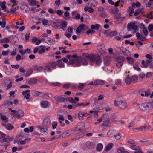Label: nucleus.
<instances>
[{"label":"nucleus","instance_id":"nucleus-38","mask_svg":"<svg viewBox=\"0 0 153 153\" xmlns=\"http://www.w3.org/2000/svg\"><path fill=\"white\" fill-rule=\"evenodd\" d=\"M30 140V139H26L24 140H20L17 142V144L19 145H24Z\"/></svg>","mask_w":153,"mask_h":153},{"label":"nucleus","instance_id":"nucleus-13","mask_svg":"<svg viewBox=\"0 0 153 153\" xmlns=\"http://www.w3.org/2000/svg\"><path fill=\"white\" fill-rule=\"evenodd\" d=\"M38 128L39 129L42 135L43 136L46 135L48 133V130L46 128H42L40 126H38Z\"/></svg>","mask_w":153,"mask_h":153},{"label":"nucleus","instance_id":"nucleus-8","mask_svg":"<svg viewBox=\"0 0 153 153\" xmlns=\"http://www.w3.org/2000/svg\"><path fill=\"white\" fill-rule=\"evenodd\" d=\"M131 29H132L135 32L138 31V27L135 25V23L133 22H131L128 26L127 29L128 31H131Z\"/></svg>","mask_w":153,"mask_h":153},{"label":"nucleus","instance_id":"nucleus-35","mask_svg":"<svg viewBox=\"0 0 153 153\" xmlns=\"http://www.w3.org/2000/svg\"><path fill=\"white\" fill-rule=\"evenodd\" d=\"M130 148L135 151L138 149H140V146L135 145H132L130 146Z\"/></svg>","mask_w":153,"mask_h":153},{"label":"nucleus","instance_id":"nucleus-60","mask_svg":"<svg viewBox=\"0 0 153 153\" xmlns=\"http://www.w3.org/2000/svg\"><path fill=\"white\" fill-rule=\"evenodd\" d=\"M12 7L11 8V10L12 13H14L16 11V10L18 8V7L16 6L15 7H14L13 5H12Z\"/></svg>","mask_w":153,"mask_h":153},{"label":"nucleus","instance_id":"nucleus-33","mask_svg":"<svg viewBox=\"0 0 153 153\" xmlns=\"http://www.w3.org/2000/svg\"><path fill=\"white\" fill-rule=\"evenodd\" d=\"M104 82L102 80H97L94 81V84L96 85H101L104 84Z\"/></svg>","mask_w":153,"mask_h":153},{"label":"nucleus","instance_id":"nucleus-32","mask_svg":"<svg viewBox=\"0 0 153 153\" xmlns=\"http://www.w3.org/2000/svg\"><path fill=\"white\" fill-rule=\"evenodd\" d=\"M0 142L3 143V145L6 147L7 146L10 144L9 142L6 141L5 139L0 140Z\"/></svg>","mask_w":153,"mask_h":153},{"label":"nucleus","instance_id":"nucleus-15","mask_svg":"<svg viewBox=\"0 0 153 153\" xmlns=\"http://www.w3.org/2000/svg\"><path fill=\"white\" fill-rule=\"evenodd\" d=\"M107 103H99L98 102V107H97L96 108L100 110L105 109V107L107 106Z\"/></svg>","mask_w":153,"mask_h":153},{"label":"nucleus","instance_id":"nucleus-22","mask_svg":"<svg viewBox=\"0 0 153 153\" xmlns=\"http://www.w3.org/2000/svg\"><path fill=\"white\" fill-rule=\"evenodd\" d=\"M85 27V25L84 24H82L79 25L77 28L76 33L77 34L78 33H80L82 30Z\"/></svg>","mask_w":153,"mask_h":153},{"label":"nucleus","instance_id":"nucleus-18","mask_svg":"<svg viewBox=\"0 0 153 153\" xmlns=\"http://www.w3.org/2000/svg\"><path fill=\"white\" fill-rule=\"evenodd\" d=\"M89 5V4H87V5L85 6L84 10L85 12L88 11L90 13H92L94 12V9L92 8V6H90L88 7Z\"/></svg>","mask_w":153,"mask_h":153},{"label":"nucleus","instance_id":"nucleus-9","mask_svg":"<svg viewBox=\"0 0 153 153\" xmlns=\"http://www.w3.org/2000/svg\"><path fill=\"white\" fill-rule=\"evenodd\" d=\"M42 40H44L46 43L49 45H53L55 44V41L53 39L49 37L46 38H42Z\"/></svg>","mask_w":153,"mask_h":153},{"label":"nucleus","instance_id":"nucleus-12","mask_svg":"<svg viewBox=\"0 0 153 153\" xmlns=\"http://www.w3.org/2000/svg\"><path fill=\"white\" fill-rule=\"evenodd\" d=\"M63 95L60 96H55L54 97V99L57 102H64L66 101V99L64 98Z\"/></svg>","mask_w":153,"mask_h":153},{"label":"nucleus","instance_id":"nucleus-26","mask_svg":"<svg viewBox=\"0 0 153 153\" xmlns=\"http://www.w3.org/2000/svg\"><path fill=\"white\" fill-rule=\"evenodd\" d=\"M33 69L30 68L27 70L25 74V76L26 77H28L31 75L33 71Z\"/></svg>","mask_w":153,"mask_h":153},{"label":"nucleus","instance_id":"nucleus-31","mask_svg":"<svg viewBox=\"0 0 153 153\" xmlns=\"http://www.w3.org/2000/svg\"><path fill=\"white\" fill-rule=\"evenodd\" d=\"M57 65L61 68H64L65 67L64 64L61 60H58L57 62Z\"/></svg>","mask_w":153,"mask_h":153},{"label":"nucleus","instance_id":"nucleus-54","mask_svg":"<svg viewBox=\"0 0 153 153\" xmlns=\"http://www.w3.org/2000/svg\"><path fill=\"white\" fill-rule=\"evenodd\" d=\"M51 65L53 69H55L57 66V62H53L51 63Z\"/></svg>","mask_w":153,"mask_h":153},{"label":"nucleus","instance_id":"nucleus-30","mask_svg":"<svg viewBox=\"0 0 153 153\" xmlns=\"http://www.w3.org/2000/svg\"><path fill=\"white\" fill-rule=\"evenodd\" d=\"M126 59L128 63L130 64H133L134 62V59L131 57H127L126 58Z\"/></svg>","mask_w":153,"mask_h":153},{"label":"nucleus","instance_id":"nucleus-24","mask_svg":"<svg viewBox=\"0 0 153 153\" xmlns=\"http://www.w3.org/2000/svg\"><path fill=\"white\" fill-rule=\"evenodd\" d=\"M41 105L42 107L43 108H46L49 105V102L46 101H43L41 102Z\"/></svg>","mask_w":153,"mask_h":153},{"label":"nucleus","instance_id":"nucleus-23","mask_svg":"<svg viewBox=\"0 0 153 153\" xmlns=\"http://www.w3.org/2000/svg\"><path fill=\"white\" fill-rule=\"evenodd\" d=\"M87 147L89 149H91L93 148L95 144L93 142H91L89 141H87L86 144Z\"/></svg>","mask_w":153,"mask_h":153},{"label":"nucleus","instance_id":"nucleus-19","mask_svg":"<svg viewBox=\"0 0 153 153\" xmlns=\"http://www.w3.org/2000/svg\"><path fill=\"white\" fill-rule=\"evenodd\" d=\"M121 51L123 53L124 55L126 56H129L130 53L129 51L124 48H120Z\"/></svg>","mask_w":153,"mask_h":153},{"label":"nucleus","instance_id":"nucleus-17","mask_svg":"<svg viewBox=\"0 0 153 153\" xmlns=\"http://www.w3.org/2000/svg\"><path fill=\"white\" fill-rule=\"evenodd\" d=\"M30 90L28 89H27L23 91L22 92V94L23 95H25V99L27 100H28L29 98L30 94Z\"/></svg>","mask_w":153,"mask_h":153},{"label":"nucleus","instance_id":"nucleus-4","mask_svg":"<svg viewBox=\"0 0 153 153\" xmlns=\"http://www.w3.org/2000/svg\"><path fill=\"white\" fill-rule=\"evenodd\" d=\"M9 109L12 112V115L13 116L19 119L23 117L24 115V111L21 109L12 110L11 108H9Z\"/></svg>","mask_w":153,"mask_h":153},{"label":"nucleus","instance_id":"nucleus-49","mask_svg":"<svg viewBox=\"0 0 153 153\" xmlns=\"http://www.w3.org/2000/svg\"><path fill=\"white\" fill-rule=\"evenodd\" d=\"M108 116L107 115H104L102 116L101 117L100 119H98L97 120L99 123H101L102 122V120H105V118H107Z\"/></svg>","mask_w":153,"mask_h":153},{"label":"nucleus","instance_id":"nucleus-63","mask_svg":"<svg viewBox=\"0 0 153 153\" xmlns=\"http://www.w3.org/2000/svg\"><path fill=\"white\" fill-rule=\"evenodd\" d=\"M66 101L67 100H68L71 103H74L75 102L74 100L71 97H69L67 99H66Z\"/></svg>","mask_w":153,"mask_h":153},{"label":"nucleus","instance_id":"nucleus-20","mask_svg":"<svg viewBox=\"0 0 153 153\" xmlns=\"http://www.w3.org/2000/svg\"><path fill=\"white\" fill-rule=\"evenodd\" d=\"M87 113V112L86 111H79L78 114L79 119L82 120L83 119V116Z\"/></svg>","mask_w":153,"mask_h":153},{"label":"nucleus","instance_id":"nucleus-59","mask_svg":"<svg viewBox=\"0 0 153 153\" xmlns=\"http://www.w3.org/2000/svg\"><path fill=\"white\" fill-rule=\"evenodd\" d=\"M41 94V93L40 92L35 91L33 92V94L34 96L35 97H37L40 95Z\"/></svg>","mask_w":153,"mask_h":153},{"label":"nucleus","instance_id":"nucleus-16","mask_svg":"<svg viewBox=\"0 0 153 153\" xmlns=\"http://www.w3.org/2000/svg\"><path fill=\"white\" fill-rule=\"evenodd\" d=\"M150 63V61L149 60H142L141 62V64L142 65V67L143 68H147L149 66Z\"/></svg>","mask_w":153,"mask_h":153},{"label":"nucleus","instance_id":"nucleus-2","mask_svg":"<svg viewBox=\"0 0 153 153\" xmlns=\"http://www.w3.org/2000/svg\"><path fill=\"white\" fill-rule=\"evenodd\" d=\"M136 105L138 108L143 111H149L153 108V103L151 102H145L140 105L137 104Z\"/></svg>","mask_w":153,"mask_h":153},{"label":"nucleus","instance_id":"nucleus-64","mask_svg":"<svg viewBox=\"0 0 153 153\" xmlns=\"http://www.w3.org/2000/svg\"><path fill=\"white\" fill-rule=\"evenodd\" d=\"M115 39L116 40L119 41H121L123 39V38L122 37L121 35L118 36H116L115 37Z\"/></svg>","mask_w":153,"mask_h":153},{"label":"nucleus","instance_id":"nucleus-43","mask_svg":"<svg viewBox=\"0 0 153 153\" xmlns=\"http://www.w3.org/2000/svg\"><path fill=\"white\" fill-rule=\"evenodd\" d=\"M103 148V145L101 143H99L97 146V150L98 151H100L102 150Z\"/></svg>","mask_w":153,"mask_h":153},{"label":"nucleus","instance_id":"nucleus-3","mask_svg":"<svg viewBox=\"0 0 153 153\" xmlns=\"http://www.w3.org/2000/svg\"><path fill=\"white\" fill-rule=\"evenodd\" d=\"M90 65L93 66L95 63L96 65L99 66L101 63L102 61L100 57L97 56H92L89 58Z\"/></svg>","mask_w":153,"mask_h":153},{"label":"nucleus","instance_id":"nucleus-51","mask_svg":"<svg viewBox=\"0 0 153 153\" xmlns=\"http://www.w3.org/2000/svg\"><path fill=\"white\" fill-rule=\"evenodd\" d=\"M99 27V25L97 24L95 25H91V28L92 29L97 30Z\"/></svg>","mask_w":153,"mask_h":153},{"label":"nucleus","instance_id":"nucleus-47","mask_svg":"<svg viewBox=\"0 0 153 153\" xmlns=\"http://www.w3.org/2000/svg\"><path fill=\"white\" fill-rule=\"evenodd\" d=\"M114 130H110L107 132V135L109 137H112L114 135Z\"/></svg>","mask_w":153,"mask_h":153},{"label":"nucleus","instance_id":"nucleus-14","mask_svg":"<svg viewBox=\"0 0 153 153\" xmlns=\"http://www.w3.org/2000/svg\"><path fill=\"white\" fill-rule=\"evenodd\" d=\"M73 56L72 55H68L67 56L66 58H62L61 59L62 61L64 62L65 63H67L68 61V59L69 60V61L68 62L69 64H72L73 65V66H74V63H72L70 62V59L71 57V56Z\"/></svg>","mask_w":153,"mask_h":153},{"label":"nucleus","instance_id":"nucleus-56","mask_svg":"<svg viewBox=\"0 0 153 153\" xmlns=\"http://www.w3.org/2000/svg\"><path fill=\"white\" fill-rule=\"evenodd\" d=\"M57 125V122L56 121H53L52 123V128L55 129Z\"/></svg>","mask_w":153,"mask_h":153},{"label":"nucleus","instance_id":"nucleus-45","mask_svg":"<svg viewBox=\"0 0 153 153\" xmlns=\"http://www.w3.org/2000/svg\"><path fill=\"white\" fill-rule=\"evenodd\" d=\"M4 126L6 128L9 130H11L14 128L13 126L10 124H8L7 125H5Z\"/></svg>","mask_w":153,"mask_h":153},{"label":"nucleus","instance_id":"nucleus-27","mask_svg":"<svg viewBox=\"0 0 153 153\" xmlns=\"http://www.w3.org/2000/svg\"><path fill=\"white\" fill-rule=\"evenodd\" d=\"M21 8L23 11H25L26 12L28 11L30 9L29 6L26 5H22Z\"/></svg>","mask_w":153,"mask_h":153},{"label":"nucleus","instance_id":"nucleus-58","mask_svg":"<svg viewBox=\"0 0 153 153\" xmlns=\"http://www.w3.org/2000/svg\"><path fill=\"white\" fill-rule=\"evenodd\" d=\"M115 139L117 140H119L121 137H122V135L120 133H118L115 136Z\"/></svg>","mask_w":153,"mask_h":153},{"label":"nucleus","instance_id":"nucleus-40","mask_svg":"<svg viewBox=\"0 0 153 153\" xmlns=\"http://www.w3.org/2000/svg\"><path fill=\"white\" fill-rule=\"evenodd\" d=\"M146 128H147V126L146 125H145L143 126L137 128L135 129L137 130H139L140 131H145Z\"/></svg>","mask_w":153,"mask_h":153},{"label":"nucleus","instance_id":"nucleus-25","mask_svg":"<svg viewBox=\"0 0 153 153\" xmlns=\"http://www.w3.org/2000/svg\"><path fill=\"white\" fill-rule=\"evenodd\" d=\"M108 116L107 118H105V120H105L103 123L102 125L103 126H105L106 127H110L111 126V123H110L109 120L108 119Z\"/></svg>","mask_w":153,"mask_h":153},{"label":"nucleus","instance_id":"nucleus-52","mask_svg":"<svg viewBox=\"0 0 153 153\" xmlns=\"http://www.w3.org/2000/svg\"><path fill=\"white\" fill-rule=\"evenodd\" d=\"M6 3L5 1L0 2V6L3 10H5L6 8Z\"/></svg>","mask_w":153,"mask_h":153},{"label":"nucleus","instance_id":"nucleus-10","mask_svg":"<svg viewBox=\"0 0 153 153\" xmlns=\"http://www.w3.org/2000/svg\"><path fill=\"white\" fill-rule=\"evenodd\" d=\"M73 130H68L61 134L59 137L61 138H65L71 135L72 132Z\"/></svg>","mask_w":153,"mask_h":153},{"label":"nucleus","instance_id":"nucleus-34","mask_svg":"<svg viewBox=\"0 0 153 153\" xmlns=\"http://www.w3.org/2000/svg\"><path fill=\"white\" fill-rule=\"evenodd\" d=\"M28 1L29 2V4L31 6H35L38 3L35 0H28Z\"/></svg>","mask_w":153,"mask_h":153},{"label":"nucleus","instance_id":"nucleus-39","mask_svg":"<svg viewBox=\"0 0 153 153\" xmlns=\"http://www.w3.org/2000/svg\"><path fill=\"white\" fill-rule=\"evenodd\" d=\"M113 146V144L111 143L108 144L105 147V150L106 151H108L110 150L112 147Z\"/></svg>","mask_w":153,"mask_h":153},{"label":"nucleus","instance_id":"nucleus-28","mask_svg":"<svg viewBox=\"0 0 153 153\" xmlns=\"http://www.w3.org/2000/svg\"><path fill=\"white\" fill-rule=\"evenodd\" d=\"M51 123V121L48 118L45 119L44 120V124L45 126H48L50 125Z\"/></svg>","mask_w":153,"mask_h":153},{"label":"nucleus","instance_id":"nucleus-46","mask_svg":"<svg viewBox=\"0 0 153 153\" xmlns=\"http://www.w3.org/2000/svg\"><path fill=\"white\" fill-rule=\"evenodd\" d=\"M131 81L133 82H136L138 80V77L137 75H134L132 76L131 78Z\"/></svg>","mask_w":153,"mask_h":153},{"label":"nucleus","instance_id":"nucleus-41","mask_svg":"<svg viewBox=\"0 0 153 153\" xmlns=\"http://www.w3.org/2000/svg\"><path fill=\"white\" fill-rule=\"evenodd\" d=\"M42 48L39 49L38 51V53L39 54H42L44 53L45 51V46H41Z\"/></svg>","mask_w":153,"mask_h":153},{"label":"nucleus","instance_id":"nucleus-57","mask_svg":"<svg viewBox=\"0 0 153 153\" xmlns=\"http://www.w3.org/2000/svg\"><path fill=\"white\" fill-rule=\"evenodd\" d=\"M6 135L5 134L1 131H0V139H5V137Z\"/></svg>","mask_w":153,"mask_h":153},{"label":"nucleus","instance_id":"nucleus-5","mask_svg":"<svg viewBox=\"0 0 153 153\" xmlns=\"http://www.w3.org/2000/svg\"><path fill=\"white\" fill-rule=\"evenodd\" d=\"M114 105L115 106H118L121 109L125 108L127 105L126 102L124 100H115L114 102Z\"/></svg>","mask_w":153,"mask_h":153},{"label":"nucleus","instance_id":"nucleus-21","mask_svg":"<svg viewBox=\"0 0 153 153\" xmlns=\"http://www.w3.org/2000/svg\"><path fill=\"white\" fill-rule=\"evenodd\" d=\"M150 95V92L149 90L143 91L140 94V95L143 97H147Z\"/></svg>","mask_w":153,"mask_h":153},{"label":"nucleus","instance_id":"nucleus-44","mask_svg":"<svg viewBox=\"0 0 153 153\" xmlns=\"http://www.w3.org/2000/svg\"><path fill=\"white\" fill-rule=\"evenodd\" d=\"M125 148L123 147H120L118 148L117 150V153H122L125 150Z\"/></svg>","mask_w":153,"mask_h":153},{"label":"nucleus","instance_id":"nucleus-7","mask_svg":"<svg viewBox=\"0 0 153 153\" xmlns=\"http://www.w3.org/2000/svg\"><path fill=\"white\" fill-rule=\"evenodd\" d=\"M97 48L101 55L103 56L105 54L106 50L105 47L103 44H101L98 46Z\"/></svg>","mask_w":153,"mask_h":153},{"label":"nucleus","instance_id":"nucleus-48","mask_svg":"<svg viewBox=\"0 0 153 153\" xmlns=\"http://www.w3.org/2000/svg\"><path fill=\"white\" fill-rule=\"evenodd\" d=\"M141 5V4L138 2H137L136 3H133L132 4V7L133 8L139 7Z\"/></svg>","mask_w":153,"mask_h":153},{"label":"nucleus","instance_id":"nucleus-50","mask_svg":"<svg viewBox=\"0 0 153 153\" xmlns=\"http://www.w3.org/2000/svg\"><path fill=\"white\" fill-rule=\"evenodd\" d=\"M10 39L8 38H5L0 41V43H5L9 42Z\"/></svg>","mask_w":153,"mask_h":153},{"label":"nucleus","instance_id":"nucleus-6","mask_svg":"<svg viewBox=\"0 0 153 153\" xmlns=\"http://www.w3.org/2000/svg\"><path fill=\"white\" fill-rule=\"evenodd\" d=\"M125 58L123 56H119L116 59V65L118 68L122 67Z\"/></svg>","mask_w":153,"mask_h":153},{"label":"nucleus","instance_id":"nucleus-36","mask_svg":"<svg viewBox=\"0 0 153 153\" xmlns=\"http://www.w3.org/2000/svg\"><path fill=\"white\" fill-rule=\"evenodd\" d=\"M44 72L45 73L51 72L52 71L51 68L50 66L48 65L46 66L44 68Z\"/></svg>","mask_w":153,"mask_h":153},{"label":"nucleus","instance_id":"nucleus-53","mask_svg":"<svg viewBox=\"0 0 153 153\" xmlns=\"http://www.w3.org/2000/svg\"><path fill=\"white\" fill-rule=\"evenodd\" d=\"M6 25V22L4 19L2 20V22L0 21V26L1 25V27L4 28L5 27Z\"/></svg>","mask_w":153,"mask_h":153},{"label":"nucleus","instance_id":"nucleus-55","mask_svg":"<svg viewBox=\"0 0 153 153\" xmlns=\"http://www.w3.org/2000/svg\"><path fill=\"white\" fill-rule=\"evenodd\" d=\"M91 5L92 7H95L98 5V3L95 0H91Z\"/></svg>","mask_w":153,"mask_h":153},{"label":"nucleus","instance_id":"nucleus-61","mask_svg":"<svg viewBox=\"0 0 153 153\" xmlns=\"http://www.w3.org/2000/svg\"><path fill=\"white\" fill-rule=\"evenodd\" d=\"M105 111L106 112H108L111 111L112 110V108L107 104V106L105 107Z\"/></svg>","mask_w":153,"mask_h":153},{"label":"nucleus","instance_id":"nucleus-29","mask_svg":"<svg viewBox=\"0 0 153 153\" xmlns=\"http://www.w3.org/2000/svg\"><path fill=\"white\" fill-rule=\"evenodd\" d=\"M37 82V79L36 78H30L29 79L28 83L30 85H33L36 83Z\"/></svg>","mask_w":153,"mask_h":153},{"label":"nucleus","instance_id":"nucleus-42","mask_svg":"<svg viewBox=\"0 0 153 153\" xmlns=\"http://www.w3.org/2000/svg\"><path fill=\"white\" fill-rule=\"evenodd\" d=\"M125 82L126 84L130 85L131 82V80L130 77L128 76L125 79Z\"/></svg>","mask_w":153,"mask_h":153},{"label":"nucleus","instance_id":"nucleus-11","mask_svg":"<svg viewBox=\"0 0 153 153\" xmlns=\"http://www.w3.org/2000/svg\"><path fill=\"white\" fill-rule=\"evenodd\" d=\"M4 82L5 85L7 86V89H9L11 87L13 83L12 80L9 78H6Z\"/></svg>","mask_w":153,"mask_h":153},{"label":"nucleus","instance_id":"nucleus-37","mask_svg":"<svg viewBox=\"0 0 153 153\" xmlns=\"http://www.w3.org/2000/svg\"><path fill=\"white\" fill-rule=\"evenodd\" d=\"M43 67L42 66H40L38 67H37L36 66H35L34 69V70H36L37 72H41L42 71L43 69Z\"/></svg>","mask_w":153,"mask_h":153},{"label":"nucleus","instance_id":"nucleus-62","mask_svg":"<svg viewBox=\"0 0 153 153\" xmlns=\"http://www.w3.org/2000/svg\"><path fill=\"white\" fill-rule=\"evenodd\" d=\"M117 34V32L116 31H114L111 32L109 33V35L111 36H113L116 35Z\"/></svg>","mask_w":153,"mask_h":153},{"label":"nucleus","instance_id":"nucleus-1","mask_svg":"<svg viewBox=\"0 0 153 153\" xmlns=\"http://www.w3.org/2000/svg\"><path fill=\"white\" fill-rule=\"evenodd\" d=\"M70 62L74 64V67H79L82 64L83 65H86L88 64L87 60L85 58L78 57L77 55L74 54L71 57Z\"/></svg>","mask_w":153,"mask_h":153}]
</instances>
